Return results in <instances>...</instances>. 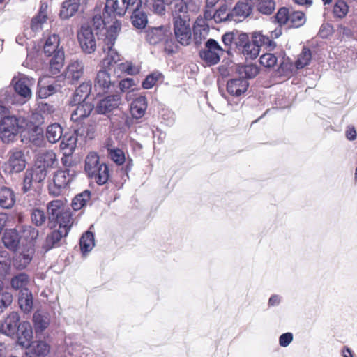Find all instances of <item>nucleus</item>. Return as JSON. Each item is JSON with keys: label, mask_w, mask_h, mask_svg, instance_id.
I'll use <instances>...</instances> for the list:
<instances>
[{"label": "nucleus", "mask_w": 357, "mask_h": 357, "mask_svg": "<svg viewBox=\"0 0 357 357\" xmlns=\"http://www.w3.org/2000/svg\"><path fill=\"white\" fill-rule=\"evenodd\" d=\"M44 53L51 56L49 70L52 75L58 74L63 66L64 51L60 46V38L57 34H52L47 37L43 46Z\"/></svg>", "instance_id": "1"}, {"label": "nucleus", "mask_w": 357, "mask_h": 357, "mask_svg": "<svg viewBox=\"0 0 357 357\" xmlns=\"http://www.w3.org/2000/svg\"><path fill=\"white\" fill-rule=\"evenodd\" d=\"M120 29L121 23L116 20L104 33L105 38L102 47L103 52L105 54V57L102 60V66L104 68H110L117 64L120 61V55L116 50L113 48Z\"/></svg>", "instance_id": "2"}, {"label": "nucleus", "mask_w": 357, "mask_h": 357, "mask_svg": "<svg viewBox=\"0 0 357 357\" xmlns=\"http://www.w3.org/2000/svg\"><path fill=\"white\" fill-rule=\"evenodd\" d=\"M84 171L88 177L99 185L105 184L109 178L108 165L100 161L98 155L90 152L85 159Z\"/></svg>", "instance_id": "3"}, {"label": "nucleus", "mask_w": 357, "mask_h": 357, "mask_svg": "<svg viewBox=\"0 0 357 357\" xmlns=\"http://www.w3.org/2000/svg\"><path fill=\"white\" fill-rule=\"evenodd\" d=\"M150 9L155 14L162 15L166 12V6L174 3L173 12H197L199 6L194 0H148Z\"/></svg>", "instance_id": "4"}, {"label": "nucleus", "mask_w": 357, "mask_h": 357, "mask_svg": "<svg viewBox=\"0 0 357 357\" xmlns=\"http://www.w3.org/2000/svg\"><path fill=\"white\" fill-rule=\"evenodd\" d=\"M188 11L173 12V24L175 38L182 45H188L192 39V31Z\"/></svg>", "instance_id": "5"}, {"label": "nucleus", "mask_w": 357, "mask_h": 357, "mask_svg": "<svg viewBox=\"0 0 357 357\" xmlns=\"http://www.w3.org/2000/svg\"><path fill=\"white\" fill-rule=\"evenodd\" d=\"M77 171L74 168L57 170L53 176V183L49 185V192L53 196H59L62 190L68 187L75 178Z\"/></svg>", "instance_id": "6"}, {"label": "nucleus", "mask_w": 357, "mask_h": 357, "mask_svg": "<svg viewBox=\"0 0 357 357\" xmlns=\"http://www.w3.org/2000/svg\"><path fill=\"white\" fill-rule=\"evenodd\" d=\"M69 216L63 217L64 220L61 223L57 224L58 228L53 230L46 237L45 243L43 248L46 250H49L55 247H59L61 244L63 238L67 236L73 225H70Z\"/></svg>", "instance_id": "7"}, {"label": "nucleus", "mask_w": 357, "mask_h": 357, "mask_svg": "<svg viewBox=\"0 0 357 357\" xmlns=\"http://www.w3.org/2000/svg\"><path fill=\"white\" fill-rule=\"evenodd\" d=\"M142 6L141 0H106L103 15L123 16L127 10Z\"/></svg>", "instance_id": "8"}, {"label": "nucleus", "mask_w": 357, "mask_h": 357, "mask_svg": "<svg viewBox=\"0 0 357 357\" xmlns=\"http://www.w3.org/2000/svg\"><path fill=\"white\" fill-rule=\"evenodd\" d=\"M46 176V172L40 169V167L34 166L26 169L22 183L23 192L26 193L31 190H36L39 188Z\"/></svg>", "instance_id": "9"}, {"label": "nucleus", "mask_w": 357, "mask_h": 357, "mask_svg": "<svg viewBox=\"0 0 357 357\" xmlns=\"http://www.w3.org/2000/svg\"><path fill=\"white\" fill-rule=\"evenodd\" d=\"M224 52L223 48L214 39H208L205 43V48L200 51L199 55L208 65L212 66L220 61V56Z\"/></svg>", "instance_id": "10"}, {"label": "nucleus", "mask_w": 357, "mask_h": 357, "mask_svg": "<svg viewBox=\"0 0 357 357\" xmlns=\"http://www.w3.org/2000/svg\"><path fill=\"white\" fill-rule=\"evenodd\" d=\"M80 47L85 54H92L96 50V40L91 26L83 24L77 31Z\"/></svg>", "instance_id": "11"}, {"label": "nucleus", "mask_w": 357, "mask_h": 357, "mask_svg": "<svg viewBox=\"0 0 357 357\" xmlns=\"http://www.w3.org/2000/svg\"><path fill=\"white\" fill-rule=\"evenodd\" d=\"M48 218L50 221L55 220L57 224L61 223L63 217L68 215L70 225H73V219L71 212L65 208V203L60 199L50 202L47 206Z\"/></svg>", "instance_id": "12"}, {"label": "nucleus", "mask_w": 357, "mask_h": 357, "mask_svg": "<svg viewBox=\"0 0 357 357\" xmlns=\"http://www.w3.org/2000/svg\"><path fill=\"white\" fill-rule=\"evenodd\" d=\"M8 155V160L5 163V169L8 173H19L25 169L26 162L24 154L21 150H11Z\"/></svg>", "instance_id": "13"}, {"label": "nucleus", "mask_w": 357, "mask_h": 357, "mask_svg": "<svg viewBox=\"0 0 357 357\" xmlns=\"http://www.w3.org/2000/svg\"><path fill=\"white\" fill-rule=\"evenodd\" d=\"M17 119L14 116L7 115L0 123V135L4 142L13 141L18 131Z\"/></svg>", "instance_id": "14"}, {"label": "nucleus", "mask_w": 357, "mask_h": 357, "mask_svg": "<svg viewBox=\"0 0 357 357\" xmlns=\"http://www.w3.org/2000/svg\"><path fill=\"white\" fill-rule=\"evenodd\" d=\"M171 33L169 30L165 26L153 27L147 31L146 40L152 45H156L160 42L165 43V50L168 53H172L174 50L169 47V37Z\"/></svg>", "instance_id": "15"}, {"label": "nucleus", "mask_w": 357, "mask_h": 357, "mask_svg": "<svg viewBox=\"0 0 357 357\" xmlns=\"http://www.w3.org/2000/svg\"><path fill=\"white\" fill-rule=\"evenodd\" d=\"M88 0H65L61 6L59 16L62 20H68L77 13L83 11Z\"/></svg>", "instance_id": "16"}, {"label": "nucleus", "mask_w": 357, "mask_h": 357, "mask_svg": "<svg viewBox=\"0 0 357 357\" xmlns=\"http://www.w3.org/2000/svg\"><path fill=\"white\" fill-rule=\"evenodd\" d=\"M84 64L82 61L73 60L65 70V79L68 83L75 84L83 77Z\"/></svg>", "instance_id": "17"}, {"label": "nucleus", "mask_w": 357, "mask_h": 357, "mask_svg": "<svg viewBox=\"0 0 357 357\" xmlns=\"http://www.w3.org/2000/svg\"><path fill=\"white\" fill-rule=\"evenodd\" d=\"M20 316L17 312H10L0 324V333L7 336L15 335L20 326Z\"/></svg>", "instance_id": "18"}, {"label": "nucleus", "mask_w": 357, "mask_h": 357, "mask_svg": "<svg viewBox=\"0 0 357 357\" xmlns=\"http://www.w3.org/2000/svg\"><path fill=\"white\" fill-rule=\"evenodd\" d=\"M57 165L58 160L55 153L47 151L38 155L35 166L40 167V169H43L47 175L48 169L56 167Z\"/></svg>", "instance_id": "19"}, {"label": "nucleus", "mask_w": 357, "mask_h": 357, "mask_svg": "<svg viewBox=\"0 0 357 357\" xmlns=\"http://www.w3.org/2000/svg\"><path fill=\"white\" fill-rule=\"evenodd\" d=\"M71 107V120L77 122L87 117L93 109L91 102H84L77 105H70Z\"/></svg>", "instance_id": "20"}, {"label": "nucleus", "mask_w": 357, "mask_h": 357, "mask_svg": "<svg viewBox=\"0 0 357 357\" xmlns=\"http://www.w3.org/2000/svg\"><path fill=\"white\" fill-rule=\"evenodd\" d=\"M121 103V97L119 94L107 96L101 100L96 106V111L99 114H105L117 108Z\"/></svg>", "instance_id": "21"}, {"label": "nucleus", "mask_w": 357, "mask_h": 357, "mask_svg": "<svg viewBox=\"0 0 357 357\" xmlns=\"http://www.w3.org/2000/svg\"><path fill=\"white\" fill-rule=\"evenodd\" d=\"M110 75L105 70H100L98 72L94 82V87L98 93L107 92L113 86Z\"/></svg>", "instance_id": "22"}, {"label": "nucleus", "mask_w": 357, "mask_h": 357, "mask_svg": "<svg viewBox=\"0 0 357 357\" xmlns=\"http://www.w3.org/2000/svg\"><path fill=\"white\" fill-rule=\"evenodd\" d=\"M248 86L249 83L246 79H231L227 82V91L233 96H240L248 90Z\"/></svg>", "instance_id": "23"}, {"label": "nucleus", "mask_w": 357, "mask_h": 357, "mask_svg": "<svg viewBox=\"0 0 357 357\" xmlns=\"http://www.w3.org/2000/svg\"><path fill=\"white\" fill-rule=\"evenodd\" d=\"M91 91V84L90 82L82 83L75 91L70 105H77V103L84 102H90L88 98Z\"/></svg>", "instance_id": "24"}, {"label": "nucleus", "mask_w": 357, "mask_h": 357, "mask_svg": "<svg viewBox=\"0 0 357 357\" xmlns=\"http://www.w3.org/2000/svg\"><path fill=\"white\" fill-rule=\"evenodd\" d=\"M28 346V357H46L50 353V347L45 341H34Z\"/></svg>", "instance_id": "25"}, {"label": "nucleus", "mask_w": 357, "mask_h": 357, "mask_svg": "<svg viewBox=\"0 0 357 357\" xmlns=\"http://www.w3.org/2000/svg\"><path fill=\"white\" fill-rule=\"evenodd\" d=\"M17 336V342L22 347L29 345V342L33 337L32 328L29 322L24 321L20 324L16 334Z\"/></svg>", "instance_id": "26"}, {"label": "nucleus", "mask_w": 357, "mask_h": 357, "mask_svg": "<svg viewBox=\"0 0 357 357\" xmlns=\"http://www.w3.org/2000/svg\"><path fill=\"white\" fill-rule=\"evenodd\" d=\"M33 323L35 332L42 333L50 323V315L45 312L37 311L33 314Z\"/></svg>", "instance_id": "27"}, {"label": "nucleus", "mask_w": 357, "mask_h": 357, "mask_svg": "<svg viewBox=\"0 0 357 357\" xmlns=\"http://www.w3.org/2000/svg\"><path fill=\"white\" fill-rule=\"evenodd\" d=\"M147 109V100L145 96H140L133 100L130 105V113L135 119L142 118Z\"/></svg>", "instance_id": "28"}, {"label": "nucleus", "mask_w": 357, "mask_h": 357, "mask_svg": "<svg viewBox=\"0 0 357 357\" xmlns=\"http://www.w3.org/2000/svg\"><path fill=\"white\" fill-rule=\"evenodd\" d=\"M252 7L253 6L246 1L238 2L231 10L234 21L240 22L248 17L251 13Z\"/></svg>", "instance_id": "29"}, {"label": "nucleus", "mask_w": 357, "mask_h": 357, "mask_svg": "<svg viewBox=\"0 0 357 357\" xmlns=\"http://www.w3.org/2000/svg\"><path fill=\"white\" fill-rule=\"evenodd\" d=\"M140 7L138 6L137 8L130 9V10H132L131 16L132 24L138 29H144L148 23L147 15L144 11L140 10Z\"/></svg>", "instance_id": "30"}, {"label": "nucleus", "mask_w": 357, "mask_h": 357, "mask_svg": "<svg viewBox=\"0 0 357 357\" xmlns=\"http://www.w3.org/2000/svg\"><path fill=\"white\" fill-rule=\"evenodd\" d=\"M31 80L26 77H21L14 84L15 92L26 100H29L31 97V91L29 87Z\"/></svg>", "instance_id": "31"}, {"label": "nucleus", "mask_w": 357, "mask_h": 357, "mask_svg": "<svg viewBox=\"0 0 357 357\" xmlns=\"http://www.w3.org/2000/svg\"><path fill=\"white\" fill-rule=\"evenodd\" d=\"M2 241L7 248L15 250L19 245L20 236L15 229H9L3 234Z\"/></svg>", "instance_id": "32"}, {"label": "nucleus", "mask_w": 357, "mask_h": 357, "mask_svg": "<svg viewBox=\"0 0 357 357\" xmlns=\"http://www.w3.org/2000/svg\"><path fill=\"white\" fill-rule=\"evenodd\" d=\"M29 277L25 273H20L12 278L10 280V285L15 290H18L20 293L29 290L28 285L29 284Z\"/></svg>", "instance_id": "33"}, {"label": "nucleus", "mask_w": 357, "mask_h": 357, "mask_svg": "<svg viewBox=\"0 0 357 357\" xmlns=\"http://www.w3.org/2000/svg\"><path fill=\"white\" fill-rule=\"evenodd\" d=\"M15 202L13 192L8 188H0V206L3 208H10Z\"/></svg>", "instance_id": "34"}, {"label": "nucleus", "mask_w": 357, "mask_h": 357, "mask_svg": "<svg viewBox=\"0 0 357 357\" xmlns=\"http://www.w3.org/2000/svg\"><path fill=\"white\" fill-rule=\"evenodd\" d=\"M18 303L20 309L24 313L30 312L33 305L32 293L29 290H26V291L20 293L18 298Z\"/></svg>", "instance_id": "35"}, {"label": "nucleus", "mask_w": 357, "mask_h": 357, "mask_svg": "<svg viewBox=\"0 0 357 357\" xmlns=\"http://www.w3.org/2000/svg\"><path fill=\"white\" fill-rule=\"evenodd\" d=\"M63 135V128L59 123H53L46 129V137L49 142L56 143L60 140Z\"/></svg>", "instance_id": "36"}, {"label": "nucleus", "mask_w": 357, "mask_h": 357, "mask_svg": "<svg viewBox=\"0 0 357 357\" xmlns=\"http://www.w3.org/2000/svg\"><path fill=\"white\" fill-rule=\"evenodd\" d=\"M77 137H79V135L75 134V130L73 133L64 135L61 138V149L68 151V153H71L76 147Z\"/></svg>", "instance_id": "37"}, {"label": "nucleus", "mask_w": 357, "mask_h": 357, "mask_svg": "<svg viewBox=\"0 0 357 357\" xmlns=\"http://www.w3.org/2000/svg\"><path fill=\"white\" fill-rule=\"evenodd\" d=\"M289 17L288 26L289 27H300L303 25L306 21L303 12L296 11L293 9H290L289 10Z\"/></svg>", "instance_id": "38"}, {"label": "nucleus", "mask_w": 357, "mask_h": 357, "mask_svg": "<svg viewBox=\"0 0 357 357\" xmlns=\"http://www.w3.org/2000/svg\"><path fill=\"white\" fill-rule=\"evenodd\" d=\"M252 40L255 41V43L257 45L259 49L261 47H264L272 50L275 46V43L273 40L269 37L263 35L260 32L254 33L252 35Z\"/></svg>", "instance_id": "39"}, {"label": "nucleus", "mask_w": 357, "mask_h": 357, "mask_svg": "<svg viewBox=\"0 0 357 357\" xmlns=\"http://www.w3.org/2000/svg\"><path fill=\"white\" fill-rule=\"evenodd\" d=\"M96 131V123L94 121H90L87 125L75 129V134L79 137L92 139L95 137Z\"/></svg>", "instance_id": "40"}, {"label": "nucleus", "mask_w": 357, "mask_h": 357, "mask_svg": "<svg viewBox=\"0 0 357 357\" xmlns=\"http://www.w3.org/2000/svg\"><path fill=\"white\" fill-rule=\"evenodd\" d=\"M81 250L83 253L90 252L95 245L94 236L92 232L86 231L79 241Z\"/></svg>", "instance_id": "41"}, {"label": "nucleus", "mask_w": 357, "mask_h": 357, "mask_svg": "<svg viewBox=\"0 0 357 357\" xmlns=\"http://www.w3.org/2000/svg\"><path fill=\"white\" fill-rule=\"evenodd\" d=\"M90 199V192L85 190L80 194L77 195L72 200V207L74 211H78L82 208Z\"/></svg>", "instance_id": "42"}, {"label": "nucleus", "mask_w": 357, "mask_h": 357, "mask_svg": "<svg viewBox=\"0 0 357 357\" xmlns=\"http://www.w3.org/2000/svg\"><path fill=\"white\" fill-rule=\"evenodd\" d=\"M255 6L260 13L271 15L275 10L276 4L274 0H259Z\"/></svg>", "instance_id": "43"}, {"label": "nucleus", "mask_w": 357, "mask_h": 357, "mask_svg": "<svg viewBox=\"0 0 357 357\" xmlns=\"http://www.w3.org/2000/svg\"><path fill=\"white\" fill-rule=\"evenodd\" d=\"M311 59L312 54L310 50L307 47H303L295 61V66L298 69L303 68L310 63Z\"/></svg>", "instance_id": "44"}, {"label": "nucleus", "mask_w": 357, "mask_h": 357, "mask_svg": "<svg viewBox=\"0 0 357 357\" xmlns=\"http://www.w3.org/2000/svg\"><path fill=\"white\" fill-rule=\"evenodd\" d=\"M213 16H215V22L234 21L231 10H229L225 6H223L217 10L214 13Z\"/></svg>", "instance_id": "45"}, {"label": "nucleus", "mask_w": 357, "mask_h": 357, "mask_svg": "<svg viewBox=\"0 0 357 357\" xmlns=\"http://www.w3.org/2000/svg\"><path fill=\"white\" fill-rule=\"evenodd\" d=\"M260 49L257 45L255 43V41L252 39L251 42L247 43L242 50V52L247 59H254L259 54Z\"/></svg>", "instance_id": "46"}, {"label": "nucleus", "mask_w": 357, "mask_h": 357, "mask_svg": "<svg viewBox=\"0 0 357 357\" xmlns=\"http://www.w3.org/2000/svg\"><path fill=\"white\" fill-rule=\"evenodd\" d=\"M39 235V231L31 225H25L22 227V237L27 241L33 242L36 241Z\"/></svg>", "instance_id": "47"}, {"label": "nucleus", "mask_w": 357, "mask_h": 357, "mask_svg": "<svg viewBox=\"0 0 357 357\" xmlns=\"http://www.w3.org/2000/svg\"><path fill=\"white\" fill-rule=\"evenodd\" d=\"M47 19V14L43 11H39L37 16L33 17L31 20V28L33 31H38L42 29L43 24Z\"/></svg>", "instance_id": "48"}, {"label": "nucleus", "mask_w": 357, "mask_h": 357, "mask_svg": "<svg viewBox=\"0 0 357 357\" xmlns=\"http://www.w3.org/2000/svg\"><path fill=\"white\" fill-rule=\"evenodd\" d=\"M108 155L117 165H122L126 160L123 151L119 149L108 148Z\"/></svg>", "instance_id": "49"}, {"label": "nucleus", "mask_w": 357, "mask_h": 357, "mask_svg": "<svg viewBox=\"0 0 357 357\" xmlns=\"http://www.w3.org/2000/svg\"><path fill=\"white\" fill-rule=\"evenodd\" d=\"M46 215L43 210L39 208L33 209L31 213L32 222L37 227H40L45 222Z\"/></svg>", "instance_id": "50"}, {"label": "nucleus", "mask_w": 357, "mask_h": 357, "mask_svg": "<svg viewBox=\"0 0 357 357\" xmlns=\"http://www.w3.org/2000/svg\"><path fill=\"white\" fill-rule=\"evenodd\" d=\"M260 63L265 68H273L278 61L277 57L271 53L264 54L260 56Z\"/></svg>", "instance_id": "51"}, {"label": "nucleus", "mask_w": 357, "mask_h": 357, "mask_svg": "<svg viewBox=\"0 0 357 357\" xmlns=\"http://www.w3.org/2000/svg\"><path fill=\"white\" fill-rule=\"evenodd\" d=\"M13 295L7 291L0 292V313L3 312L13 302Z\"/></svg>", "instance_id": "52"}, {"label": "nucleus", "mask_w": 357, "mask_h": 357, "mask_svg": "<svg viewBox=\"0 0 357 357\" xmlns=\"http://www.w3.org/2000/svg\"><path fill=\"white\" fill-rule=\"evenodd\" d=\"M236 33L227 32L222 36V41L224 45V52H229L232 45H235Z\"/></svg>", "instance_id": "53"}, {"label": "nucleus", "mask_w": 357, "mask_h": 357, "mask_svg": "<svg viewBox=\"0 0 357 357\" xmlns=\"http://www.w3.org/2000/svg\"><path fill=\"white\" fill-rule=\"evenodd\" d=\"M348 12V6L342 0H338L336 1L333 7V13L335 16L340 18L344 17Z\"/></svg>", "instance_id": "54"}, {"label": "nucleus", "mask_w": 357, "mask_h": 357, "mask_svg": "<svg viewBox=\"0 0 357 357\" xmlns=\"http://www.w3.org/2000/svg\"><path fill=\"white\" fill-rule=\"evenodd\" d=\"M289 10L290 9L287 8L285 7H282L280 8L278 13L275 15V19L280 26L287 24L288 26L289 24Z\"/></svg>", "instance_id": "55"}, {"label": "nucleus", "mask_w": 357, "mask_h": 357, "mask_svg": "<svg viewBox=\"0 0 357 357\" xmlns=\"http://www.w3.org/2000/svg\"><path fill=\"white\" fill-rule=\"evenodd\" d=\"M240 73H244L247 78H253L259 73V68L256 65L248 64L243 66L240 69Z\"/></svg>", "instance_id": "56"}, {"label": "nucleus", "mask_w": 357, "mask_h": 357, "mask_svg": "<svg viewBox=\"0 0 357 357\" xmlns=\"http://www.w3.org/2000/svg\"><path fill=\"white\" fill-rule=\"evenodd\" d=\"M160 77L161 74L159 73H153L148 75L144 79V81L142 82L143 88L146 89H149L152 88Z\"/></svg>", "instance_id": "57"}, {"label": "nucleus", "mask_w": 357, "mask_h": 357, "mask_svg": "<svg viewBox=\"0 0 357 357\" xmlns=\"http://www.w3.org/2000/svg\"><path fill=\"white\" fill-rule=\"evenodd\" d=\"M56 91L55 86L50 84L47 86H40L38 90V96L40 98H45Z\"/></svg>", "instance_id": "58"}, {"label": "nucleus", "mask_w": 357, "mask_h": 357, "mask_svg": "<svg viewBox=\"0 0 357 357\" xmlns=\"http://www.w3.org/2000/svg\"><path fill=\"white\" fill-rule=\"evenodd\" d=\"M250 42L246 33H236L235 45L236 47H242L243 48L245 45Z\"/></svg>", "instance_id": "59"}, {"label": "nucleus", "mask_w": 357, "mask_h": 357, "mask_svg": "<svg viewBox=\"0 0 357 357\" xmlns=\"http://www.w3.org/2000/svg\"><path fill=\"white\" fill-rule=\"evenodd\" d=\"M293 340V334L291 333H285L279 337V344L281 347H286L290 344Z\"/></svg>", "instance_id": "60"}, {"label": "nucleus", "mask_w": 357, "mask_h": 357, "mask_svg": "<svg viewBox=\"0 0 357 357\" xmlns=\"http://www.w3.org/2000/svg\"><path fill=\"white\" fill-rule=\"evenodd\" d=\"M119 85L121 91L124 92L135 86V81L132 78H126L122 79Z\"/></svg>", "instance_id": "61"}, {"label": "nucleus", "mask_w": 357, "mask_h": 357, "mask_svg": "<svg viewBox=\"0 0 357 357\" xmlns=\"http://www.w3.org/2000/svg\"><path fill=\"white\" fill-rule=\"evenodd\" d=\"M68 151H66L63 157L61 158V162L65 167V169L73 168V162L72 161L70 155Z\"/></svg>", "instance_id": "62"}, {"label": "nucleus", "mask_w": 357, "mask_h": 357, "mask_svg": "<svg viewBox=\"0 0 357 357\" xmlns=\"http://www.w3.org/2000/svg\"><path fill=\"white\" fill-rule=\"evenodd\" d=\"M281 301L282 298L278 294H273L269 298L268 305V307L278 306L281 303Z\"/></svg>", "instance_id": "63"}, {"label": "nucleus", "mask_w": 357, "mask_h": 357, "mask_svg": "<svg viewBox=\"0 0 357 357\" xmlns=\"http://www.w3.org/2000/svg\"><path fill=\"white\" fill-rule=\"evenodd\" d=\"M19 257L24 267H25L28 264H29V262L32 259V255L29 253H22Z\"/></svg>", "instance_id": "64"}]
</instances>
